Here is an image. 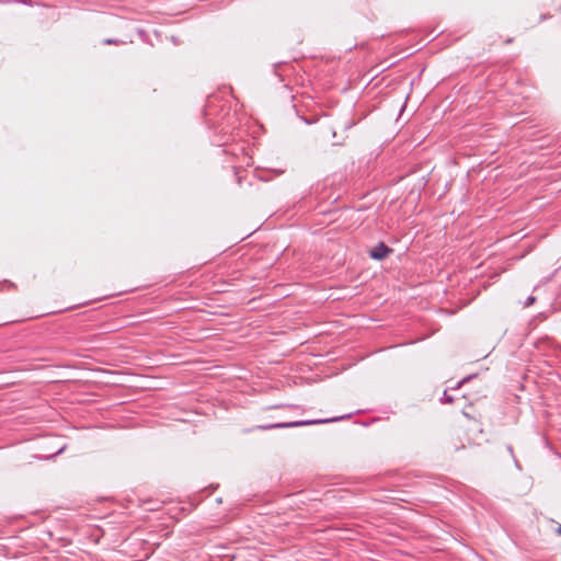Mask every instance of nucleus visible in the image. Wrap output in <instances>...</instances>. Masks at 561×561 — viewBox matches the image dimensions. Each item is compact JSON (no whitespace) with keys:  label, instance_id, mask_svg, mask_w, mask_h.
Segmentation results:
<instances>
[{"label":"nucleus","instance_id":"f03ea898","mask_svg":"<svg viewBox=\"0 0 561 561\" xmlns=\"http://www.w3.org/2000/svg\"><path fill=\"white\" fill-rule=\"evenodd\" d=\"M392 250L386 245L383 242H379L375 248H373L369 252L371 259L381 261L383 260Z\"/></svg>","mask_w":561,"mask_h":561},{"label":"nucleus","instance_id":"9d476101","mask_svg":"<svg viewBox=\"0 0 561 561\" xmlns=\"http://www.w3.org/2000/svg\"><path fill=\"white\" fill-rule=\"evenodd\" d=\"M514 462H515L516 467H519L517 459H514Z\"/></svg>","mask_w":561,"mask_h":561},{"label":"nucleus","instance_id":"9b49d317","mask_svg":"<svg viewBox=\"0 0 561 561\" xmlns=\"http://www.w3.org/2000/svg\"><path fill=\"white\" fill-rule=\"evenodd\" d=\"M514 462H515L516 467H519L517 459H514Z\"/></svg>","mask_w":561,"mask_h":561},{"label":"nucleus","instance_id":"39448f33","mask_svg":"<svg viewBox=\"0 0 561 561\" xmlns=\"http://www.w3.org/2000/svg\"><path fill=\"white\" fill-rule=\"evenodd\" d=\"M476 375H469L465 378H462L458 383H457V388L460 387L461 385L468 382L470 379H472Z\"/></svg>","mask_w":561,"mask_h":561},{"label":"nucleus","instance_id":"7ed1b4c3","mask_svg":"<svg viewBox=\"0 0 561 561\" xmlns=\"http://www.w3.org/2000/svg\"><path fill=\"white\" fill-rule=\"evenodd\" d=\"M454 401V398L451 396H448L447 392H444V396L442 398V402L445 403H451Z\"/></svg>","mask_w":561,"mask_h":561},{"label":"nucleus","instance_id":"f257e3e1","mask_svg":"<svg viewBox=\"0 0 561 561\" xmlns=\"http://www.w3.org/2000/svg\"><path fill=\"white\" fill-rule=\"evenodd\" d=\"M351 414L346 416H337L331 419H320V420H301V421H291V422H278L266 425H257L255 428L260 431L275 430V428H294L313 424H325L331 422H336L350 417Z\"/></svg>","mask_w":561,"mask_h":561},{"label":"nucleus","instance_id":"20e7f679","mask_svg":"<svg viewBox=\"0 0 561 561\" xmlns=\"http://www.w3.org/2000/svg\"><path fill=\"white\" fill-rule=\"evenodd\" d=\"M105 45H117L119 44L121 42L118 39H115V38H106L104 39L103 42Z\"/></svg>","mask_w":561,"mask_h":561},{"label":"nucleus","instance_id":"1a4fd4ad","mask_svg":"<svg viewBox=\"0 0 561 561\" xmlns=\"http://www.w3.org/2000/svg\"><path fill=\"white\" fill-rule=\"evenodd\" d=\"M514 462H515L516 467H519L517 459H514Z\"/></svg>","mask_w":561,"mask_h":561},{"label":"nucleus","instance_id":"0eeeda50","mask_svg":"<svg viewBox=\"0 0 561 561\" xmlns=\"http://www.w3.org/2000/svg\"><path fill=\"white\" fill-rule=\"evenodd\" d=\"M507 450L514 457L513 447L511 445L507 446Z\"/></svg>","mask_w":561,"mask_h":561},{"label":"nucleus","instance_id":"423d86ee","mask_svg":"<svg viewBox=\"0 0 561 561\" xmlns=\"http://www.w3.org/2000/svg\"><path fill=\"white\" fill-rule=\"evenodd\" d=\"M536 301V298L534 296H528L525 300V307L531 306Z\"/></svg>","mask_w":561,"mask_h":561},{"label":"nucleus","instance_id":"6e6552de","mask_svg":"<svg viewBox=\"0 0 561 561\" xmlns=\"http://www.w3.org/2000/svg\"><path fill=\"white\" fill-rule=\"evenodd\" d=\"M557 534L561 536V525L557 528Z\"/></svg>","mask_w":561,"mask_h":561}]
</instances>
